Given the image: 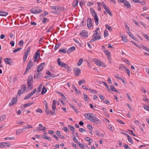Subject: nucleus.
<instances>
[{
  "instance_id": "obj_35",
  "label": "nucleus",
  "mask_w": 149,
  "mask_h": 149,
  "mask_svg": "<svg viewBox=\"0 0 149 149\" xmlns=\"http://www.w3.org/2000/svg\"><path fill=\"white\" fill-rule=\"evenodd\" d=\"M48 13L47 12L45 11H44L43 13L40 14V17H43L45 16L48 15Z\"/></svg>"
},
{
  "instance_id": "obj_19",
  "label": "nucleus",
  "mask_w": 149,
  "mask_h": 149,
  "mask_svg": "<svg viewBox=\"0 0 149 149\" xmlns=\"http://www.w3.org/2000/svg\"><path fill=\"white\" fill-rule=\"evenodd\" d=\"M57 62L59 65L61 66L62 67H63V65H64V63H63L62 62H61L60 61V58H59L57 60Z\"/></svg>"
},
{
  "instance_id": "obj_59",
  "label": "nucleus",
  "mask_w": 149,
  "mask_h": 149,
  "mask_svg": "<svg viewBox=\"0 0 149 149\" xmlns=\"http://www.w3.org/2000/svg\"><path fill=\"white\" fill-rule=\"evenodd\" d=\"M4 139L6 140H7L8 139L10 140H13L15 139V138L14 137H6Z\"/></svg>"
},
{
  "instance_id": "obj_51",
  "label": "nucleus",
  "mask_w": 149,
  "mask_h": 149,
  "mask_svg": "<svg viewBox=\"0 0 149 149\" xmlns=\"http://www.w3.org/2000/svg\"><path fill=\"white\" fill-rule=\"evenodd\" d=\"M62 130L65 131L67 133H68L69 132V130L68 129V128L66 127H64L62 128Z\"/></svg>"
},
{
  "instance_id": "obj_39",
  "label": "nucleus",
  "mask_w": 149,
  "mask_h": 149,
  "mask_svg": "<svg viewBox=\"0 0 149 149\" xmlns=\"http://www.w3.org/2000/svg\"><path fill=\"white\" fill-rule=\"evenodd\" d=\"M127 139L129 141L130 143H132V144H133V142L131 137H130V136H128V137H127Z\"/></svg>"
},
{
  "instance_id": "obj_18",
  "label": "nucleus",
  "mask_w": 149,
  "mask_h": 149,
  "mask_svg": "<svg viewBox=\"0 0 149 149\" xmlns=\"http://www.w3.org/2000/svg\"><path fill=\"white\" fill-rule=\"evenodd\" d=\"M94 18L96 25H98V19L97 14H95V15H94Z\"/></svg>"
},
{
  "instance_id": "obj_63",
  "label": "nucleus",
  "mask_w": 149,
  "mask_h": 149,
  "mask_svg": "<svg viewBox=\"0 0 149 149\" xmlns=\"http://www.w3.org/2000/svg\"><path fill=\"white\" fill-rule=\"evenodd\" d=\"M99 97H100V99L102 100H103L104 99V97L102 94H99Z\"/></svg>"
},
{
  "instance_id": "obj_17",
  "label": "nucleus",
  "mask_w": 149,
  "mask_h": 149,
  "mask_svg": "<svg viewBox=\"0 0 149 149\" xmlns=\"http://www.w3.org/2000/svg\"><path fill=\"white\" fill-rule=\"evenodd\" d=\"M124 6L125 7H127V8H130L131 7V5L129 2L127 1H126L124 2Z\"/></svg>"
},
{
  "instance_id": "obj_33",
  "label": "nucleus",
  "mask_w": 149,
  "mask_h": 149,
  "mask_svg": "<svg viewBox=\"0 0 149 149\" xmlns=\"http://www.w3.org/2000/svg\"><path fill=\"white\" fill-rule=\"evenodd\" d=\"M104 52L107 55V57H110L111 55L110 52L108 50H106L104 51Z\"/></svg>"
},
{
  "instance_id": "obj_57",
  "label": "nucleus",
  "mask_w": 149,
  "mask_h": 149,
  "mask_svg": "<svg viewBox=\"0 0 149 149\" xmlns=\"http://www.w3.org/2000/svg\"><path fill=\"white\" fill-rule=\"evenodd\" d=\"M37 89L36 88L34 89L30 93L32 96L36 91Z\"/></svg>"
},
{
  "instance_id": "obj_4",
  "label": "nucleus",
  "mask_w": 149,
  "mask_h": 149,
  "mask_svg": "<svg viewBox=\"0 0 149 149\" xmlns=\"http://www.w3.org/2000/svg\"><path fill=\"white\" fill-rule=\"evenodd\" d=\"M56 100H54L53 101V103L52 106V108L53 110V111L51 110H49V112H50V115L51 116L54 115L55 116L56 115V113L55 112V111L56 110Z\"/></svg>"
},
{
  "instance_id": "obj_41",
  "label": "nucleus",
  "mask_w": 149,
  "mask_h": 149,
  "mask_svg": "<svg viewBox=\"0 0 149 149\" xmlns=\"http://www.w3.org/2000/svg\"><path fill=\"white\" fill-rule=\"evenodd\" d=\"M70 107L73 108V110L76 113H78V111L77 110L75 107L73 105L71 104L70 105Z\"/></svg>"
},
{
  "instance_id": "obj_48",
  "label": "nucleus",
  "mask_w": 149,
  "mask_h": 149,
  "mask_svg": "<svg viewBox=\"0 0 149 149\" xmlns=\"http://www.w3.org/2000/svg\"><path fill=\"white\" fill-rule=\"evenodd\" d=\"M72 137H73V140L74 142L77 143V144L78 143H79L77 139L76 138V137L74 135L72 136Z\"/></svg>"
},
{
  "instance_id": "obj_46",
  "label": "nucleus",
  "mask_w": 149,
  "mask_h": 149,
  "mask_svg": "<svg viewBox=\"0 0 149 149\" xmlns=\"http://www.w3.org/2000/svg\"><path fill=\"white\" fill-rule=\"evenodd\" d=\"M47 18H42L41 20L43 23L45 24L46 22V20L47 19Z\"/></svg>"
},
{
  "instance_id": "obj_9",
  "label": "nucleus",
  "mask_w": 149,
  "mask_h": 149,
  "mask_svg": "<svg viewBox=\"0 0 149 149\" xmlns=\"http://www.w3.org/2000/svg\"><path fill=\"white\" fill-rule=\"evenodd\" d=\"M40 51L38 50L35 53V54L33 58V61L34 62H36L37 61L38 57H40Z\"/></svg>"
},
{
  "instance_id": "obj_32",
  "label": "nucleus",
  "mask_w": 149,
  "mask_h": 149,
  "mask_svg": "<svg viewBox=\"0 0 149 149\" xmlns=\"http://www.w3.org/2000/svg\"><path fill=\"white\" fill-rule=\"evenodd\" d=\"M47 91V89L45 87H43L42 88V91L41 92V94L43 95Z\"/></svg>"
},
{
  "instance_id": "obj_37",
  "label": "nucleus",
  "mask_w": 149,
  "mask_h": 149,
  "mask_svg": "<svg viewBox=\"0 0 149 149\" xmlns=\"http://www.w3.org/2000/svg\"><path fill=\"white\" fill-rule=\"evenodd\" d=\"M105 27L106 28H107L110 31H112V28L111 26H109L107 24H106L105 25Z\"/></svg>"
},
{
  "instance_id": "obj_29",
  "label": "nucleus",
  "mask_w": 149,
  "mask_h": 149,
  "mask_svg": "<svg viewBox=\"0 0 149 149\" xmlns=\"http://www.w3.org/2000/svg\"><path fill=\"white\" fill-rule=\"evenodd\" d=\"M92 113H86L84 114V116L86 118L88 119L89 120V116H91Z\"/></svg>"
},
{
  "instance_id": "obj_43",
  "label": "nucleus",
  "mask_w": 149,
  "mask_h": 149,
  "mask_svg": "<svg viewBox=\"0 0 149 149\" xmlns=\"http://www.w3.org/2000/svg\"><path fill=\"white\" fill-rule=\"evenodd\" d=\"M8 13L7 12L5 11H3L1 13V14H0V16H5L8 15Z\"/></svg>"
},
{
  "instance_id": "obj_64",
  "label": "nucleus",
  "mask_w": 149,
  "mask_h": 149,
  "mask_svg": "<svg viewBox=\"0 0 149 149\" xmlns=\"http://www.w3.org/2000/svg\"><path fill=\"white\" fill-rule=\"evenodd\" d=\"M144 108L146 110L149 111V106L144 105Z\"/></svg>"
},
{
  "instance_id": "obj_44",
  "label": "nucleus",
  "mask_w": 149,
  "mask_h": 149,
  "mask_svg": "<svg viewBox=\"0 0 149 149\" xmlns=\"http://www.w3.org/2000/svg\"><path fill=\"white\" fill-rule=\"evenodd\" d=\"M42 138L43 139L49 140L50 141L51 140V138L50 137H48L46 136H45L44 135L42 136Z\"/></svg>"
},
{
  "instance_id": "obj_12",
  "label": "nucleus",
  "mask_w": 149,
  "mask_h": 149,
  "mask_svg": "<svg viewBox=\"0 0 149 149\" xmlns=\"http://www.w3.org/2000/svg\"><path fill=\"white\" fill-rule=\"evenodd\" d=\"M11 145L9 143L1 142L0 143V147L2 148L4 147H9Z\"/></svg>"
},
{
  "instance_id": "obj_36",
  "label": "nucleus",
  "mask_w": 149,
  "mask_h": 149,
  "mask_svg": "<svg viewBox=\"0 0 149 149\" xmlns=\"http://www.w3.org/2000/svg\"><path fill=\"white\" fill-rule=\"evenodd\" d=\"M23 132L21 130V129H19L17 130L16 132V134L17 135H19L20 134Z\"/></svg>"
},
{
  "instance_id": "obj_40",
  "label": "nucleus",
  "mask_w": 149,
  "mask_h": 149,
  "mask_svg": "<svg viewBox=\"0 0 149 149\" xmlns=\"http://www.w3.org/2000/svg\"><path fill=\"white\" fill-rule=\"evenodd\" d=\"M42 85L40 84L38 86V89L37 91V93H39L41 90V88L42 87Z\"/></svg>"
},
{
  "instance_id": "obj_22",
  "label": "nucleus",
  "mask_w": 149,
  "mask_h": 149,
  "mask_svg": "<svg viewBox=\"0 0 149 149\" xmlns=\"http://www.w3.org/2000/svg\"><path fill=\"white\" fill-rule=\"evenodd\" d=\"M90 10L91 13V15L93 16H94L95 14H97L95 12V10L91 8H90Z\"/></svg>"
},
{
  "instance_id": "obj_58",
  "label": "nucleus",
  "mask_w": 149,
  "mask_h": 149,
  "mask_svg": "<svg viewBox=\"0 0 149 149\" xmlns=\"http://www.w3.org/2000/svg\"><path fill=\"white\" fill-rule=\"evenodd\" d=\"M129 36L130 37H131V38H132V39H134V36H133V35L131 34V33L130 32V31H129V32H128L127 33Z\"/></svg>"
},
{
  "instance_id": "obj_42",
  "label": "nucleus",
  "mask_w": 149,
  "mask_h": 149,
  "mask_svg": "<svg viewBox=\"0 0 149 149\" xmlns=\"http://www.w3.org/2000/svg\"><path fill=\"white\" fill-rule=\"evenodd\" d=\"M21 89L23 91V92H24L26 90V86L25 84L23 85L21 87Z\"/></svg>"
},
{
  "instance_id": "obj_45",
  "label": "nucleus",
  "mask_w": 149,
  "mask_h": 149,
  "mask_svg": "<svg viewBox=\"0 0 149 149\" xmlns=\"http://www.w3.org/2000/svg\"><path fill=\"white\" fill-rule=\"evenodd\" d=\"M73 88L75 90V91L76 92V93L77 94L80 93V92H78L77 89L75 86L73 84Z\"/></svg>"
},
{
  "instance_id": "obj_21",
  "label": "nucleus",
  "mask_w": 149,
  "mask_h": 149,
  "mask_svg": "<svg viewBox=\"0 0 149 149\" xmlns=\"http://www.w3.org/2000/svg\"><path fill=\"white\" fill-rule=\"evenodd\" d=\"M110 88L111 90L113 91H114L117 93H119V92L112 85H111L110 86Z\"/></svg>"
},
{
  "instance_id": "obj_13",
  "label": "nucleus",
  "mask_w": 149,
  "mask_h": 149,
  "mask_svg": "<svg viewBox=\"0 0 149 149\" xmlns=\"http://www.w3.org/2000/svg\"><path fill=\"white\" fill-rule=\"evenodd\" d=\"M4 61L7 64L12 65L13 64L12 59L10 58H7L4 59Z\"/></svg>"
},
{
  "instance_id": "obj_28",
  "label": "nucleus",
  "mask_w": 149,
  "mask_h": 149,
  "mask_svg": "<svg viewBox=\"0 0 149 149\" xmlns=\"http://www.w3.org/2000/svg\"><path fill=\"white\" fill-rule=\"evenodd\" d=\"M78 1L77 0H75L73 3V6L74 7H76L78 5Z\"/></svg>"
},
{
  "instance_id": "obj_50",
  "label": "nucleus",
  "mask_w": 149,
  "mask_h": 149,
  "mask_svg": "<svg viewBox=\"0 0 149 149\" xmlns=\"http://www.w3.org/2000/svg\"><path fill=\"white\" fill-rule=\"evenodd\" d=\"M143 36L148 40L149 39V37L146 34H145L142 33Z\"/></svg>"
},
{
  "instance_id": "obj_38",
  "label": "nucleus",
  "mask_w": 149,
  "mask_h": 149,
  "mask_svg": "<svg viewBox=\"0 0 149 149\" xmlns=\"http://www.w3.org/2000/svg\"><path fill=\"white\" fill-rule=\"evenodd\" d=\"M102 82L104 84L107 89L109 91H110L111 89H109V86L104 81H102Z\"/></svg>"
},
{
  "instance_id": "obj_7",
  "label": "nucleus",
  "mask_w": 149,
  "mask_h": 149,
  "mask_svg": "<svg viewBox=\"0 0 149 149\" xmlns=\"http://www.w3.org/2000/svg\"><path fill=\"white\" fill-rule=\"evenodd\" d=\"M74 75L75 77H78L81 73L80 69L78 68H74L73 69Z\"/></svg>"
},
{
  "instance_id": "obj_27",
  "label": "nucleus",
  "mask_w": 149,
  "mask_h": 149,
  "mask_svg": "<svg viewBox=\"0 0 149 149\" xmlns=\"http://www.w3.org/2000/svg\"><path fill=\"white\" fill-rule=\"evenodd\" d=\"M56 93L60 94L62 98L64 99V100L66 99V97L65 96V95L59 91H57Z\"/></svg>"
},
{
  "instance_id": "obj_16",
  "label": "nucleus",
  "mask_w": 149,
  "mask_h": 149,
  "mask_svg": "<svg viewBox=\"0 0 149 149\" xmlns=\"http://www.w3.org/2000/svg\"><path fill=\"white\" fill-rule=\"evenodd\" d=\"M75 48H76L74 46H73L72 47L68 49L67 51V52L68 53H70L71 52L75 50Z\"/></svg>"
},
{
  "instance_id": "obj_1",
  "label": "nucleus",
  "mask_w": 149,
  "mask_h": 149,
  "mask_svg": "<svg viewBox=\"0 0 149 149\" xmlns=\"http://www.w3.org/2000/svg\"><path fill=\"white\" fill-rule=\"evenodd\" d=\"M89 120L97 125H100L101 123V121L95 115L92 113L91 116H89Z\"/></svg>"
},
{
  "instance_id": "obj_47",
  "label": "nucleus",
  "mask_w": 149,
  "mask_h": 149,
  "mask_svg": "<svg viewBox=\"0 0 149 149\" xmlns=\"http://www.w3.org/2000/svg\"><path fill=\"white\" fill-rule=\"evenodd\" d=\"M31 96H32L30 93L29 94L26 95L24 98V100H26L29 98Z\"/></svg>"
},
{
  "instance_id": "obj_10",
  "label": "nucleus",
  "mask_w": 149,
  "mask_h": 149,
  "mask_svg": "<svg viewBox=\"0 0 149 149\" xmlns=\"http://www.w3.org/2000/svg\"><path fill=\"white\" fill-rule=\"evenodd\" d=\"M30 11L31 13L36 14L40 13L42 12V10L41 9H39L38 11H37V9L32 8L30 10Z\"/></svg>"
},
{
  "instance_id": "obj_15",
  "label": "nucleus",
  "mask_w": 149,
  "mask_h": 149,
  "mask_svg": "<svg viewBox=\"0 0 149 149\" xmlns=\"http://www.w3.org/2000/svg\"><path fill=\"white\" fill-rule=\"evenodd\" d=\"M92 21L90 18H88L87 22V26L88 27L91 28L92 26Z\"/></svg>"
},
{
  "instance_id": "obj_54",
  "label": "nucleus",
  "mask_w": 149,
  "mask_h": 149,
  "mask_svg": "<svg viewBox=\"0 0 149 149\" xmlns=\"http://www.w3.org/2000/svg\"><path fill=\"white\" fill-rule=\"evenodd\" d=\"M23 44L24 41L22 40H20L18 43V45L21 46H22L23 45Z\"/></svg>"
},
{
  "instance_id": "obj_31",
  "label": "nucleus",
  "mask_w": 149,
  "mask_h": 149,
  "mask_svg": "<svg viewBox=\"0 0 149 149\" xmlns=\"http://www.w3.org/2000/svg\"><path fill=\"white\" fill-rule=\"evenodd\" d=\"M141 48L144 50H145L146 51L148 52H149V49L147 48V47H145L143 45H142L141 47Z\"/></svg>"
},
{
  "instance_id": "obj_8",
  "label": "nucleus",
  "mask_w": 149,
  "mask_h": 149,
  "mask_svg": "<svg viewBox=\"0 0 149 149\" xmlns=\"http://www.w3.org/2000/svg\"><path fill=\"white\" fill-rule=\"evenodd\" d=\"M17 101V97H13L11 100L9 104V106H11L14 104H15Z\"/></svg>"
},
{
  "instance_id": "obj_49",
  "label": "nucleus",
  "mask_w": 149,
  "mask_h": 149,
  "mask_svg": "<svg viewBox=\"0 0 149 149\" xmlns=\"http://www.w3.org/2000/svg\"><path fill=\"white\" fill-rule=\"evenodd\" d=\"M123 145L125 148L126 149H131L129 147V146L127 144H126L125 143H123Z\"/></svg>"
},
{
  "instance_id": "obj_5",
  "label": "nucleus",
  "mask_w": 149,
  "mask_h": 149,
  "mask_svg": "<svg viewBox=\"0 0 149 149\" xmlns=\"http://www.w3.org/2000/svg\"><path fill=\"white\" fill-rule=\"evenodd\" d=\"M33 65V63L32 62L31 59H30L27 64V68H26L24 74L27 73L31 68Z\"/></svg>"
},
{
  "instance_id": "obj_56",
  "label": "nucleus",
  "mask_w": 149,
  "mask_h": 149,
  "mask_svg": "<svg viewBox=\"0 0 149 149\" xmlns=\"http://www.w3.org/2000/svg\"><path fill=\"white\" fill-rule=\"evenodd\" d=\"M77 144L78 145L79 147L80 148H81L82 149H84L85 148L84 147V145L83 144L80 143L79 142Z\"/></svg>"
},
{
  "instance_id": "obj_20",
  "label": "nucleus",
  "mask_w": 149,
  "mask_h": 149,
  "mask_svg": "<svg viewBox=\"0 0 149 149\" xmlns=\"http://www.w3.org/2000/svg\"><path fill=\"white\" fill-rule=\"evenodd\" d=\"M126 67L122 64H121L119 65V69L121 71H123L124 69H125Z\"/></svg>"
},
{
  "instance_id": "obj_2",
  "label": "nucleus",
  "mask_w": 149,
  "mask_h": 149,
  "mask_svg": "<svg viewBox=\"0 0 149 149\" xmlns=\"http://www.w3.org/2000/svg\"><path fill=\"white\" fill-rule=\"evenodd\" d=\"M99 29L100 28H97L95 30V33L93 34V38L91 40L90 42H95L96 40L101 39V36L98 35V31L99 30Z\"/></svg>"
},
{
  "instance_id": "obj_52",
  "label": "nucleus",
  "mask_w": 149,
  "mask_h": 149,
  "mask_svg": "<svg viewBox=\"0 0 149 149\" xmlns=\"http://www.w3.org/2000/svg\"><path fill=\"white\" fill-rule=\"evenodd\" d=\"M61 45V44L60 43H57V44L55 45L54 47V49L56 50L57 49L60 47Z\"/></svg>"
},
{
  "instance_id": "obj_25",
  "label": "nucleus",
  "mask_w": 149,
  "mask_h": 149,
  "mask_svg": "<svg viewBox=\"0 0 149 149\" xmlns=\"http://www.w3.org/2000/svg\"><path fill=\"white\" fill-rule=\"evenodd\" d=\"M50 7L52 9L55 10L57 11H58V10H59V8L57 6H51Z\"/></svg>"
},
{
  "instance_id": "obj_62",
  "label": "nucleus",
  "mask_w": 149,
  "mask_h": 149,
  "mask_svg": "<svg viewBox=\"0 0 149 149\" xmlns=\"http://www.w3.org/2000/svg\"><path fill=\"white\" fill-rule=\"evenodd\" d=\"M125 69L126 72L127 74L129 76H130V70L129 69L127 68H126Z\"/></svg>"
},
{
  "instance_id": "obj_24",
  "label": "nucleus",
  "mask_w": 149,
  "mask_h": 149,
  "mask_svg": "<svg viewBox=\"0 0 149 149\" xmlns=\"http://www.w3.org/2000/svg\"><path fill=\"white\" fill-rule=\"evenodd\" d=\"M83 60L82 58H80L79 60V61L77 63V65L78 66H80L82 64L83 62Z\"/></svg>"
},
{
  "instance_id": "obj_61",
  "label": "nucleus",
  "mask_w": 149,
  "mask_h": 149,
  "mask_svg": "<svg viewBox=\"0 0 149 149\" xmlns=\"http://www.w3.org/2000/svg\"><path fill=\"white\" fill-rule=\"evenodd\" d=\"M43 75L42 74V73H39L37 75V78H39L42 77Z\"/></svg>"
},
{
  "instance_id": "obj_14",
  "label": "nucleus",
  "mask_w": 149,
  "mask_h": 149,
  "mask_svg": "<svg viewBox=\"0 0 149 149\" xmlns=\"http://www.w3.org/2000/svg\"><path fill=\"white\" fill-rule=\"evenodd\" d=\"M80 34L82 36L85 37L86 38L88 36V32L85 30H83L81 31L80 33Z\"/></svg>"
},
{
  "instance_id": "obj_53",
  "label": "nucleus",
  "mask_w": 149,
  "mask_h": 149,
  "mask_svg": "<svg viewBox=\"0 0 149 149\" xmlns=\"http://www.w3.org/2000/svg\"><path fill=\"white\" fill-rule=\"evenodd\" d=\"M21 49H22L21 48H17V49H15L13 51V52L14 53H16L19 51Z\"/></svg>"
},
{
  "instance_id": "obj_26",
  "label": "nucleus",
  "mask_w": 149,
  "mask_h": 149,
  "mask_svg": "<svg viewBox=\"0 0 149 149\" xmlns=\"http://www.w3.org/2000/svg\"><path fill=\"white\" fill-rule=\"evenodd\" d=\"M29 54L24 53L23 56V62H24L26 60Z\"/></svg>"
},
{
  "instance_id": "obj_23",
  "label": "nucleus",
  "mask_w": 149,
  "mask_h": 149,
  "mask_svg": "<svg viewBox=\"0 0 149 149\" xmlns=\"http://www.w3.org/2000/svg\"><path fill=\"white\" fill-rule=\"evenodd\" d=\"M122 35H121V37L122 38V40L124 42H127V39L126 37L123 34H122Z\"/></svg>"
},
{
  "instance_id": "obj_55",
  "label": "nucleus",
  "mask_w": 149,
  "mask_h": 149,
  "mask_svg": "<svg viewBox=\"0 0 149 149\" xmlns=\"http://www.w3.org/2000/svg\"><path fill=\"white\" fill-rule=\"evenodd\" d=\"M24 92H23V91H22L21 90H19L18 91L17 95H19V96H20L21 94L23 93Z\"/></svg>"
},
{
  "instance_id": "obj_3",
  "label": "nucleus",
  "mask_w": 149,
  "mask_h": 149,
  "mask_svg": "<svg viewBox=\"0 0 149 149\" xmlns=\"http://www.w3.org/2000/svg\"><path fill=\"white\" fill-rule=\"evenodd\" d=\"M33 77L32 75H30L28 78L27 79V84L29 88L31 89H33V86L32 84L33 83Z\"/></svg>"
},
{
  "instance_id": "obj_11",
  "label": "nucleus",
  "mask_w": 149,
  "mask_h": 149,
  "mask_svg": "<svg viewBox=\"0 0 149 149\" xmlns=\"http://www.w3.org/2000/svg\"><path fill=\"white\" fill-rule=\"evenodd\" d=\"M45 65V63H42L39 65L37 68V72H39L40 71H41L43 69V67Z\"/></svg>"
},
{
  "instance_id": "obj_30",
  "label": "nucleus",
  "mask_w": 149,
  "mask_h": 149,
  "mask_svg": "<svg viewBox=\"0 0 149 149\" xmlns=\"http://www.w3.org/2000/svg\"><path fill=\"white\" fill-rule=\"evenodd\" d=\"M33 102H32L29 103H27L26 104H25L23 106L24 108L26 107L27 106H30L31 105H32L33 104Z\"/></svg>"
},
{
  "instance_id": "obj_34",
  "label": "nucleus",
  "mask_w": 149,
  "mask_h": 149,
  "mask_svg": "<svg viewBox=\"0 0 149 149\" xmlns=\"http://www.w3.org/2000/svg\"><path fill=\"white\" fill-rule=\"evenodd\" d=\"M122 60L128 65H130L131 64L129 60L126 58H123Z\"/></svg>"
},
{
  "instance_id": "obj_60",
  "label": "nucleus",
  "mask_w": 149,
  "mask_h": 149,
  "mask_svg": "<svg viewBox=\"0 0 149 149\" xmlns=\"http://www.w3.org/2000/svg\"><path fill=\"white\" fill-rule=\"evenodd\" d=\"M59 52H62L63 53L65 54L66 53V52H66L65 51V49H61L59 50Z\"/></svg>"
},
{
  "instance_id": "obj_6",
  "label": "nucleus",
  "mask_w": 149,
  "mask_h": 149,
  "mask_svg": "<svg viewBox=\"0 0 149 149\" xmlns=\"http://www.w3.org/2000/svg\"><path fill=\"white\" fill-rule=\"evenodd\" d=\"M94 61L95 63L97 66L104 67L105 64L102 61H101L100 60L98 59H94Z\"/></svg>"
}]
</instances>
